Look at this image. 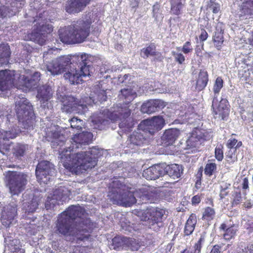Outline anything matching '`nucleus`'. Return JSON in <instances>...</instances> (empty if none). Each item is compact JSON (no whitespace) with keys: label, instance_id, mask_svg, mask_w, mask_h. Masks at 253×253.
Listing matches in <instances>:
<instances>
[{"label":"nucleus","instance_id":"bb28decb","mask_svg":"<svg viewBox=\"0 0 253 253\" xmlns=\"http://www.w3.org/2000/svg\"><path fill=\"white\" fill-rule=\"evenodd\" d=\"M119 98L122 100L124 106H128V105L136 97V92L131 88H124L121 90Z\"/></svg>","mask_w":253,"mask_h":253},{"label":"nucleus","instance_id":"de8ad7c7","mask_svg":"<svg viewBox=\"0 0 253 253\" xmlns=\"http://www.w3.org/2000/svg\"><path fill=\"white\" fill-rule=\"evenodd\" d=\"M243 145L242 142L241 141H238L237 139L234 138H230L229 139L226 144V146L229 149H233L234 148L237 150L241 147Z\"/></svg>","mask_w":253,"mask_h":253},{"label":"nucleus","instance_id":"aec40b11","mask_svg":"<svg viewBox=\"0 0 253 253\" xmlns=\"http://www.w3.org/2000/svg\"><path fill=\"white\" fill-rule=\"evenodd\" d=\"M165 175L163 164L153 165L144 170L142 175L146 179H156Z\"/></svg>","mask_w":253,"mask_h":253},{"label":"nucleus","instance_id":"c756f323","mask_svg":"<svg viewBox=\"0 0 253 253\" xmlns=\"http://www.w3.org/2000/svg\"><path fill=\"white\" fill-rule=\"evenodd\" d=\"M128 241V237L117 235L112 240L111 247L114 250H121L124 247H126Z\"/></svg>","mask_w":253,"mask_h":253},{"label":"nucleus","instance_id":"cd10ccee","mask_svg":"<svg viewBox=\"0 0 253 253\" xmlns=\"http://www.w3.org/2000/svg\"><path fill=\"white\" fill-rule=\"evenodd\" d=\"M209 82V75L205 70H200L196 80L195 89L198 91L203 90Z\"/></svg>","mask_w":253,"mask_h":253},{"label":"nucleus","instance_id":"b1692460","mask_svg":"<svg viewBox=\"0 0 253 253\" xmlns=\"http://www.w3.org/2000/svg\"><path fill=\"white\" fill-rule=\"evenodd\" d=\"M10 55L9 45L7 43L0 44V67L9 64Z\"/></svg>","mask_w":253,"mask_h":253},{"label":"nucleus","instance_id":"052dcab7","mask_svg":"<svg viewBox=\"0 0 253 253\" xmlns=\"http://www.w3.org/2000/svg\"><path fill=\"white\" fill-rule=\"evenodd\" d=\"M105 120L104 119H102L100 117H94L92 120V122L94 125H97L99 129H101V126L102 125H104L105 123Z\"/></svg>","mask_w":253,"mask_h":253},{"label":"nucleus","instance_id":"ea45409f","mask_svg":"<svg viewBox=\"0 0 253 253\" xmlns=\"http://www.w3.org/2000/svg\"><path fill=\"white\" fill-rule=\"evenodd\" d=\"M119 124V127L125 131H129L134 126L135 122L130 118H125Z\"/></svg>","mask_w":253,"mask_h":253},{"label":"nucleus","instance_id":"3c124183","mask_svg":"<svg viewBox=\"0 0 253 253\" xmlns=\"http://www.w3.org/2000/svg\"><path fill=\"white\" fill-rule=\"evenodd\" d=\"M71 127L73 128H76L77 130L82 129L83 121L76 117L72 118L70 120Z\"/></svg>","mask_w":253,"mask_h":253},{"label":"nucleus","instance_id":"a19ab883","mask_svg":"<svg viewBox=\"0 0 253 253\" xmlns=\"http://www.w3.org/2000/svg\"><path fill=\"white\" fill-rule=\"evenodd\" d=\"M144 140L145 138L143 135L138 132H133L129 137V141L131 143L136 145H142Z\"/></svg>","mask_w":253,"mask_h":253},{"label":"nucleus","instance_id":"6ab92c4d","mask_svg":"<svg viewBox=\"0 0 253 253\" xmlns=\"http://www.w3.org/2000/svg\"><path fill=\"white\" fill-rule=\"evenodd\" d=\"M15 137V134L11 131L0 129V153L4 155L9 152V139H13Z\"/></svg>","mask_w":253,"mask_h":253},{"label":"nucleus","instance_id":"7c9ffc66","mask_svg":"<svg viewBox=\"0 0 253 253\" xmlns=\"http://www.w3.org/2000/svg\"><path fill=\"white\" fill-rule=\"evenodd\" d=\"M169 3L172 15L178 16L183 13L185 2L182 0H169Z\"/></svg>","mask_w":253,"mask_h":253},{"label":"nucleus","instance_id":"5701e85b","mask_svg":"<svg viewBox=\"0 0 253 253\" xmlns=\"http://www.w3.org/2000/svg\"><path fill=\"white\" fill-rule=\"evenodd\" d=\"M163 169L165 171V175L168 174L173 179L179 178L182 173L181 167L175 164L169 165L163 164Z\"/></svg>","mask_w":253,"mask_h":253},{"label":"nucleus","instance_id":"2eb2a0df","mask_svg":"<svg viewBox=\"0 0 253 253\" xmlns=\"http://www.w3.org/2000/svg\"><path fill=\"white\" fill-rule=\"evenodd\" d=\"M207 133L200 129L195 128L186 141V149L196 148L202 142L207 140Z\"/></svg>","mask_w":253,"mask_h":253},{"label":"nucleus","instance_id":"a18cd8bd","mask_svg":"<svg viewBox=\"0 0 253 253\" xmlns=\"http://www.w3.org/2000/svg\"><path fill=\"white\" fill-rule=\"evenodd\" d=\"M231 205L232 207H236L242 203V197L240 190L234 191L232 192L231 197Z\"/></svg>","mask_w":253,"mask_h":253},{"label":"nucleus","instance_id":"09e8293b","mask_svg":"<svg viewBox=\"0 0 253 253\" xmlns=\"http://www.w3.org/2000/svg\"><path fill=\"white\" fill-rule=\"evenodd\" d=\"M223 85V81L220 77H217L214 84L213 87V91L214 93V96H217V94L219 93Z\"/></svg>","mask_w":253,"mask_h":253},{"label":"nucleus","instance_id":"f8f14e48","mask_svg":"<svg viewBox=\"0 0 253 253\" xmlns=\"http://www.w3.org/2000/svg\"><path fill=\"white\" fill-rule=\"evenodd\" d=\"M211 109L215 118L225 120L229 116L230 105L226 99L221 98L218 102L217 96H214L212 101Z\"/></svg>","mask_w":253,"mask_h":253},{"label":"nucleus","instance_id":"412c9836","mask_svg":"<svg viewBox=\"0 0 253 253\" xmlns=\"http://www.w3.org/2000/svg\"><path fill=\"white\" fill-rule=\"evenodd\" d=\"M16 212L15 207L11 206L4 207L0 218L2 225L6 227L9 226L16 216Z\"/></svg>","mask_w":253,"mask_h":253},{"label":"nucleus","instance_id":"864d4df0","mask_svg":"<svg viewBox=\"0 0 253 253\" xmlns=\"http://www.w3.org/2000/svg\"><path fill=\"white\" fill-rule=\"evenodd\" d=\"M126 247L130 248L132 251H138L140 247V245L135 239L129 238Z\"/></svg>","mask_w":253,"mask_h":253},{"label":"nucleus","instance_id":"72a5a7b5","mask_svg":"<svg viewBox=\"0 0 253 253\" xmlns=\"http://www.w3.org/2000/svg\"><path fill=\"white\" fill-rule=\"evenodd\" d=\"M158 197V193L155 190L149 188L143 190L140 198L144 201L142 203H155Z\"/></svg>","mask_w":253,"mask_h":253},{"label":"nucleus","instance_id":"13d9d810","mask_svg":"<svg viewBox=\"0 0 253 253\" xmlns=\"http://www.w3.org/2000/svg\"><path fill=\"white\" fill-rule=\"evenodd\" d=\"M80 67V74L81 76H88L90 75L91 72L90 71V66H88L86 65H82Z\"/></svg>","mask_w":253,"mask_h":253},{"label":"nucleus","instance_id":"338daca9","mask_svg":"<svg viewBox=\"0 0 253 253\" xmlns=\"http://www.w3.org/2000/svg\"><path fill=\"white\" fill-rule=\"evenodd\" d=\"M202 247L196 243L193 246V249L191 251V253H201Z\"/></svg>","mask_w":253,"mask_h":253},{"label":"nucleus","instance_id":"37998d69","mask_svg":"<svg viewBox=\"0 0 253 253\" xmlns=\"http://www.w3.org/2000/svg\"><path fill=\"white\" fill-rule=\"evenodd\" d=\"M213 42L215 46L219 50L223 43L224 37L223 32H215L212 38Z\"/></svg>","mask_w":253,"mask_h":253},{"label":"nucleus","instance_id":"0e129e2a","mask_svg":"<svg viewBox=\"0 0 253 253\" xmlns=\"http://www.w3.org/2000/svg\"><path fill=\"white\" fill-rule=\"evenodd\" d=\"M203 169L202 167H200L196 174V185L197 186L198 185H201V180L203 176Z\"/></svg>","mask_w":253,"mask_h":253},{"label":"nucleus","instance_id":"c9c22d12","mask_svg":"<svg viewBox=\"0 0 253 253\" xmlns=\"http://www.w3.org/2000/svg\"><path fill=\"white\" fill-rule=\"evenodd\" d=\"M141 56L144 58H148L149 56H155L161 54V53L156 51V47L154 43H151L146 47L143 48L141 50Z\"/></svg>","mask_w":253,"mask_h":253},{"label":"nucleus","instance_id":"423d86ee","mask_svg":"<svg viewBox=\"0 0 253 253\" xmlns=\"http://www.w3.org/2000/svg\"><path fill=\"white\" fill-rule=\"evenodd\" d=\"M15 109L18 122L22 124L24 128L28 129L33 126L36 116L33 106L27 99L23 98L16 102Z\"/></svg>","mask_w":253,"mask_h":253},{"label":"nucleus","instance_id":"0eeeda50","mask_svg":"<svg viewBox=\"0 0 253 253\" xmlns=\"http://www.w3.org/2000/svg\"><path fill=\"white\" fill-rule=\"evenodd\" d=\"M5 182L12 195H18L22 192L27 184V175L16 171L5 172Z\"/></svg>","mask_w":253,"mask_h":253},{"label":"nucleus","instance_id":"dca6fc26","mask_svg":"<svg viewBox=\"0 0 253 253\" xmlns=\"http://www.w3.org/2000/svg\"><path fill=\"white\" fill-rule=\"evenodd\" d=\"M131 114L129 106H126L122 104L116 105L113 107V110L109 112L108 118L112 121H116L122 118H127Z\"/></svg>","mask_w":253,"mask_h":253},{"label":"nucleus","instance_id":"69168bd1","mask_svg":"<svg viewBox=\"0 0 253 253\" xmlns=\"http://www.w3.org/2000/svg\"><path fill=\"white\" fill-rule=\"evenodd\" d=\"M209 37V35L206 30L204 28H201V34L199 35V40L200 42H204L207 40Z\"/></svg>","mask_w":253,"mask_h":253},{"label":"nucleus","instance_id":"c03bdc74","mask_svg":"<svg viewBox=\"0 0 253 253\" xmlns=\"http://www.w3.org/2000/svg\"><path fill=\"white\" fill-rule=\"evenodd\" d=\"M81 77L80 74L77 73V71L75 73H72L71 72H68L64 75V77L65 80H68L69 82L72 84H79L81 80Z\"/></svg>","mask_w":253,"mask_h":253},{"label":"nucleus","instance_id":"680f3d73","mask_svg":"<svg viewBox=\"0 0 253 253\" xmlns=\"http://www.w3.org/2000/svg\"><path fill=\"white\" fill-rule=\"evenodd\" d=\"M193 50L191 46V43L190 41H187L184 43L182 48V51L184 54H188L191 52Z\"/></svg>","mask_w":253,"mask_h":253},{"label":"nucleus","instance_id":"4c0bfd02","mask_svg":"<svg viewBox=\"0 0 253 253\" xmlns=\"http://www.w3.org/2000/svg\"><path fill=\"white\" fill-rule=\"evenodd\" d=\"M214 160H209L204 169L205 175L211 177L215 173L217 169V165L214 162Z\"/></svg>","mask_w":253,"mask_h":253},{"label":"nucleus","instance_id":"39448f33","mask_svg":"<svg viewBox=\"0 0 253 253\" xmlns=\"http://www.w3.org/2000/svg\"><path fill=\"white\" fill-rule=\"evenodd\" d=\"M109 196L114 204L126 207H130L136 202L133 193L128 190L126 185L119 181L113 182Z\"/></svg>","mask_w":253,"mask_h":253},{"label":"nucleus","instance_id":"7ed1b4c3","mask_svg":"<svg viewBox=\"0 0 253 253\" xmlns=\"http://www.w3.org/2000/svg\"><path fill=\"white\" fill-rule=\"evenodd\" d=\"M91 21L78 19L70 25L61 28L58 30L59 38L65 43H81L85 41L90 32Z\"/></svg>","mask_w":253,"mask_h":253},{"label":"nucleus","instance_id":"e433bc0d","mask_svg":"<svg viewBox=\"0 0 253 253\" xmlns=\"http://www.w3.org/2000/svg\"><path fill=\"white\" fill-rule=\"evenodd\" d=\"M61 135V131L56 128H48L46 129L45 137L48 141L53 142L58 140Z\"/></svg>","mask_w":253,"mask_h":253},{"label":"nucleus","instance_id":"f257e3e1","mask_svg":"<svg viewBox=\"0 0 253 253\" xmlns=\"http://www.w3.org/2000/svg\"><path fill=\"white\" fill-rule=\"evenodd\" d=\"M92 137V133L87 131L75 134L71 138V146L60 154L63 167L72 173H83L97 165L99 151L95 147L85 152L73 153L74 149H84L83 145L90 144Z\"/></svg>","mask_w":253,"mask_h":253},{"label":"nucleus","instance_id":"f03ea898","mask_svg":"<svg viewBox=\"0 0 253 253\" xmlns=\"http://www.w3.org/2000/svg\"><path fill=\"white\" fill-rule=\"evenodd\" d=\"M84 212V210L80 206H69L59 214L55 232L64 236L75 237L81 240L88 239V233L90 229L89 220L84 219L79 225H74V221L77 218H81Z\"/></svg>","mask_w":253,"mask_h":253},{"label":"nucleus","instance_id":"a878e982","mask_svg":"<svg viewBox=\"0 0 253 253\" xmlns=\"http://www.w3.org/2000/svg\"><path fill=\"white\" fill-rule=\"evenodd\" d=\"M71 191L65 186H60L53 192V199L62 202H66L70 199Z\"/></svg>","mask_w":253,"mask_h":253},{"label":"nucleus","instance_id":"8fccbe9b","mask_svg":"<svg viewBox=\"0 0 253 253\" xmlns=\"http://www.w3.org/2000/svg\"><path fill=\"white\" fill-rule=\"evenodd\" d=\"M237 150L229 149L225 153L226 160L228 164H232L237 160L235 155Z\"/></svg>","mask_w":253,"mask_h":253},{"label":"nucleus","instance_id":"393cba45","mask_svg":"<svg viewBox=\"0 0 253 253\" xmlns=\"http://www.w3.org/2000/svg\"><path fill=\"white\" fill-rule=\"evenodd\" d=\"M179 134V130L177 128L167 129L163 134V140L167 145H172L175 142Z\"/></svg>","mask_w":253,"mask_h":253},{"label":"nucleus","instance_id":"2f4dec72","mask_svg":"<svg viewBox=\"0 0 253 253\" xmlns=\"http://www.w3.org/2000/svg\"><path fill=\"white\" fill-rule=\"evenodd\" d=\"M51 87L47 85H43L40 86L38 89L37 97L41 101L44 103L50 99L51 97Z\"/></svg>","mask_w":253,"mask_h":253},{"label":"nucleus","instance_id":"5fc2aeb1","mask_svg":"<svg viewBox=\"0 0 253 253\" xmlns=\"http://www.w3.org/2000/svg\"><path fill=\"white\" fill-rule=\"evenodd\" d=\"M171 54L174 57V61L178 63L179 64H183L184 63L185 58L182 53L172 51Z\"/></svg>","mask_w":253,"mask_h":253},{"label":"nucleus","instance_id":"4468645a","mask_svg":"<svg viewBox=\"0 0 253 253\" xmlns=\"http://www.w3.org/2000/svg\"><path fill=\"white\" fill-rule=\"evenodd\" d=\"M63 112L71 113L73 112H79L81 109L84 108V106L78 99L72 96H64L61 100Z\"/></svg>","mask_w":253,"mask_h":253},{"label":"nucleus","instance_id":"1a4fd4ad","mask_svg":"<svg viewBox=\"0 0 253 253\" xmlns=\"http://www.w3.org/2000/svg\"><path fill=\"white\" fill-rule=\"evenodd\" d=\"M166 124L165 120L162 116H154L151 119L143 120L138 125L140 130L150 134L162 129Z\"/></svg>","mask_w":253,"mask_h":253},{"label":"nucleus","instance_id":"49530a36","mask_svg":"<svg viewBox=\"0 0 253 253\" xmlns=\"http://www.w3.org/2000/svg\"><path fill=\"white\" fill-rule=\"evenodd\" d=\"M26 146L23 144H17L13 148V155L17 159L23 157L26 151Z\"/></svg>","mask_w":253,"mask_h":253},{"label":"nucleus","instance_id":"4d7b16f0","mask_svg":"<svg viewBox=\"0 0 253 253\" xmlns=\"http://www.w3.org/2000/svg\"><path fill=\"white\" fill-rule=\"evenodd\" d=\"M241 187L243 194L246 195L247 192L249 191V182L247 177L243 178Z\"/></svg>","mask_w":253,"mask_h":253},{"label":"nucleus","instance_id":"a211bd4d","mask_svg":"<svg viewBox=\"0 0 253 253\" xmlns=\"http://www.w3.org/2000/svg\"><path fill=\"white\" fill-rule=\"evenodd\" d=\"M165 106V102L161 100H151L143 103L141 111L150 114L163 109Z\"/></svg>","mask_w":253,"mask_h":253},{"label":"nucleus","instance_id":"473e14b6","mask_svg":"<svg viewBox=\"0 0 253 253\" xmlns=\"http://www.w3.org/2000/svg\"><path fill=\"white\" fill-rule=\"evenodd\" d=\"M219 228L220 231H224L223 237L226 240H230L234 238L237 231V229L235 227L234 225L227 227L226 224L225 223L221 224Z\"/></svg>","mask_w":253,"mask_h":253},{"label":"nucleus","instance_id":"603ef678","mask_svg":"<svg viewBox=\"0 0 253 253\" xmlns=\"http://www.w3.org/2000/svg\"><path fill=\"white\" fill-rule=\"evenodd\" d=\"M223 146L222 145L217 146L214 149V157L219 161H221L223 159Z\"/></svg>","mask_w":253,"mask_h":253},{"label":"nucleus","instance_id":"79ce46f5","mask_svg":"<svg viewBox=\"0 0 253 253\" xmlns=\"http://www.w3.org/2000/svg\"><path fill=\"white\" fill-rule=\"evenodd\" d=\"M215 215V211L214 209L208 207L204 209L202 219L208 222L214 219Z\"/></svg>","mask_w":253,"mask_h":253},{"label":"nucleus","instance_id":"774afa93","mask_svg":"<svg viewBox=\"0 0 253 253\" xmlns=\"http://www.w3.org/2000/svg\"><path fill=\"white\" fill-rule=\"evenodd\" d=\"M221 247L220 245H215L212 247L210 253H221Z\"/></svg>","mask_w":253,"mask_h":253},{"label":"nucleus","instance_id":"bf43d9fd","mask_svg":"<svg viewBox=\"0 0 253 253\" xmlns=\"http://www.w3.org/2000/svg\"><path fill=\"white\" fill-rule=\"evenodd\" d=\"M197 236H198L199 238L195 243L203 247L206 240V233L205 232H200L199 235L197 234Z\"/></svg>","mask_w":253,"mask_h":253},{"label":"nucleus","instance_id":"4be33fe9","mask_svg":"<svg viewBox=\"0 0 253 253\" xmlns=\"http://www.w3.org/2000/svg\"><path fill=\"white\" fill-rule=\"evenodd\" d=\"M197 223V217L195 213H191L187 219L183 229V237L189 236L194 232Z\"/></svg>","mask_w":253,"mask_h":253},{"label":"nucleus","instance_id":"f704fd0d","mask_svg":"<svg viewBox=\"0 0 253 253\" xmlns=\"http://www.w3.org/2000/svg\"><path fill=\"white\" fill-rule=\"evenodd\" d=\"M40 203L39 198L34 196L30 202L24 204V209L25 211V213L34 212L38 209Z\"/></svg>","mask_w":253,"mask_h":253},{"label":"nucleus","instance_id":"6e6d98bb","mask_svg":"<svg viewBox=\"0 0 253 253\" xmlns=\"http://www.w3.org/2000/svg\"><path fill=\"white\" fill-rule=\"evenodd\" d=\"M208 7L214 14L217 13L220 10V4L218 3L215 2L213 0H210Z\"/></svg>","mask_w":253,"mask_h":253},{"label":"nucleus","instance_id":"ddd939ff","mask_svg":"<svg viewBox=\"0 0 253 253\" xmlns=\"http://www.w3.org/2000/svg\"><path fill=\"white\" fill-rule=\"evenodd\" d=\"M70 63L68 56H61L48 62L46 67L47 70L52 75H57L63 73Z\"/></svg>","mask_w":253,"mask_h":253},{"label":"nucleus","instance_id":"f3484780","mask_svg":"<svg viewBox=\"0 0 253 253\" xmlns=\"http://www.w3.org/2000/svg\"><path fill=\"white\" fill-rule=\"evenodd\" d=\"M91 0H68L65 6V11L69 14H76L82 11Z\"/></svg>","mask_w":253,"mask_h":253},{"label":"nucleus","instance_id":"6e6552de","mask_svg":"<svg viewBox=\"0 0 253 253\" xmlns=\"http://www.w3.org/2000/svg\"><path fill=\"white\" fill-rule=\"evenodd\" d=\"M36 23L32 28L31 32L27 35V38L31 41L37 42L41 45L45 43V35L51 33L53 31L51 25L47 23L45 20L41 17L34 20Z\"/></svg>","mask_w":253,"mask_h":253},{"label":"nucleus","instance_id":"9b49d317","mask_svg":"<svg viewBox=\"0 0 253 253\" xmlns=\"http://www.w3.org/2000/svg\"><path fill=\"white\" fill-rule=\"evenodd\" d=\"M55 170L49 162L42 161L39 162L36 169V175L38 181L41 184H46L55 173Z\"/></svg>","mask_w":253,"mask_h":253},{"label":"nucleus","instance_id":"e2e57ef3","mask_svg":"<svg viewBox=\"0 0 253 253\" xmlns=\"http://www.w3.org/2000/svg\"><path fill=\"white\" fill-rule=\"evenodd\" d=\"M85 60H84V65L92 66L94 57L93 56L85 53Z\"/></svg>","mask_w":253,"mask_h":253},{"label":"nucleus","instance_id":"c85d7f7f","mask_svg":"<svg viewBox=\"0 0 253 253\" xmlns=\"http://www.w3.org/2000/svg\"><path fill=\"white\" fill-rule=\"evenodd\" d=\"M243 1L239 9L240 17L253 14V0H241Z\"/></svg>","mask_w":253,"mask_h":253},{"label":"nucleus","instance_id":"58836bf2","mask_svg":"<svg viewBox=\"0 0 253 253\" xmlns=\"http://www.w3.org/2000/svg\"><path fill=\"white\" fill-rule=\"evenodd\" d=\"M69 57L71 64H75L81 67L84 65V60H85V53H79L73 55L68 56Z\"/></svg>","mask_w":253,"mask_h":253},{"label":"nucleus","instance_id":"9d476101","mask_svg":"<svg viewBox=\"0 0 253 253\" xmlns=\"http://www.w3.org/2000/svg\"><path fill=\"white\" fill-rule=\"evenodd\" d=\"M166 213L164 209L157 207L147 208L143 211L141 215V220L147 221L148 225L152 226L162 223L163 217Z\"/></svg>","mask_w":253,"mask_h":253},{"label":"nucleus","instance_id":"20e7f679","mask_svg":"<svg viewBox=\"0 0 253 253\" xmlns=\"http://www.w3.org/2000/svg\"><path fill=\"white\" fill-rule=\"evenodd\" d=\"M35 80L24 75L18 76L14 70L0 71V91L2 92L13 87L26 90L31 89L35 85Z\"/></svg>","mask_w":253,"mask_h":253}]
</instances>
